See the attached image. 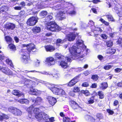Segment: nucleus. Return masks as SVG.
<instances>
[{"label":"nucleus","instance_id":"774afa93","mask_svg":"<svg viewBox=\"0 0 122 122\" xmlns=\"http://www.w3.org/2000/svg\"><path fill=\"white\" fill-rule=\"evenodd\" d=\"M49 121L51 122H53L55 121L54 118V117H51L49 119Z\"/></svg>","mask_w":122,"mask_h":122},{"label":"nucleus","instance_id":"c03bdc74","mask_svg":"<svg viewBox=\"0 0 122 122\" xmlns=\"http://www.w3.org/2000/svg\"><path fill=\"white\" fill-rule=\"evenodd\" d=\"M47 14L46 11H42L40 14V15L42 17H45Z\"/></svg>","mask_w":122,"mask_h":122},{"label":"nucleus","instance_id":"473e14b6","mask_svg":"<svg viewBox=\"0 0 122 122\" xmlns=\"http://www.w3.org/2000/svg\"><path fill=\"white\" fill-rule=\"evenodd\" d=\"M107 87V82H103L101 84V87L102 90L106 89Z\"/></svg>","mask_w":122,"mask_h":122},{"label":"nucleus","instance_id":"4d7b16f0","mask_svg":"<svg viewBox=\"0 0 122 122\" xmlns=\"http://www.w3.org/2000/svg\"><path fill=\"white\" fill-rule=\"evenodd\" d=\"M112 67V66L110 65L106 66L104 67V68L106 70H108Z\"/></svg>","mask_w":122,"mask_h":122},{"label":"nucleus","instance_id":"f257e3e1","mask_svg":"<svg viewBox=\"0 0 122 122\" xmlns=\"http://www.w3.org/2000/svg\"><path fill=\"white\" fill-rule=\"evenodd\" d=\"M76 47L75 46H73L69 48V51L71 54V57L73 59H76V58L78 57L81 53L82 49L83 51L81 52L83 54L82 57L85 56L87 54L88 49H86V46L83 44V41L81 40L77 39L76 40Z\"/></svg>","mask_w":122,"mask_h":122},{"label":"nucleus","instance_id":"f03ea898","mask_svg":"<svg viewBox=\"0 0 122 122\" xmlns=\"http://www.w3.org/2000/svg\"><path fill=\"white\" fill-rule=\"evenodd\" d=\"M47 86L55 94L60 96L64 95L65 94V93L64 91L62 89L55 87L54 84H48L47 85Z\"/></svg>","mask_w":122,"mask_h":122},{"label":"nucleus","instance_id":"6ab92c4d","mask_svg":"<svg viewBox=\"0 0 122 122\" xmlns=\"http://www.w3.org/2000/svg\"><path fill=\"white\" fill-rule=\"evenodd\" d=\"M42 100V99L40 97H37L35 100H32V102L35 104H39L41 102Z\"/></svg>","mask_w":122,"mask_h":122},{"label":"nucleus","instance_id":"ea45409f","mask_svg":"<svg viewBox=\"0 0 122 122\" xmlns=\"http://www.w3.org/2000/svg\"><path fill=\"white\" fill-rule=\"evenodd\" d=\"M81 92L83 94H85L86 96H88L90 95V93L88 90L84 91L82 90L81 91Z\"/></svg>","mask_w":122,"mask_h":122},{"label":"nucleus","instance_id":"c9c22d12","mask_svg":"<svg viewBox=\"0 0 122 122\" xmlns=\"http://www.w3.org/2000/svg\"><path fill=\"white\" fill-rule=\"evenodd\" d=\"M65 40H62L61 39H58L56 41V44L57 46H59L60 45V44L62 43H63Z\"/></svg>","mask_w":122,"mask_h":122},{"label":"nucleus","instance_id":"5701e85b","mask_svg":"<svg viewBox=\"0 0 122 122\" xmlns=\"http://www.w3.org/2000/svg\"><path fill=\"white\" fill-rule=\"evenodd\" d=\"M85 119L86 120L91 122H95V119L92 116L89 115H86L85 117Z\"/></svg>","mask_w":122,"mask_h":122},{"label":"nucleus","instance_id":"5fc2aeb1","mask_svg":"<svg viewBox=\"0 0 122 122\" xmlns=\"http://www.w3.org/2000/svg\"><path fill=\"white\" fill-rule=\"evenodd\" d=\"M96 116L99 119H102L103 118L102 114L99 113L97 114V115Z\"/></svg>","mask_w":122,"mask_h":122},{"label":"nucleus","instance_id":"e433bc0d","mask_svg":"<svg viewBox=\"0 0 122 122\" xmlns=\"http://www.w3.org/2000/svg\"><path fill=\"white\" fill-rule=\"evenodd\" d=\"M5 40L8 43L11 42L12 41V39L9 36H6L5 37Z\"/></svg>","mask_w":122,"mask_h":122},{"label":"nucleus","instance_id":"052dcab7","mask_svg":"<svg viewBox=\"0 0 122 122\" xmlns=\"http://www.w3.org/2000/svg\"><path fill=\"white\" fill-rule=\"evenodd\" d=\"M82 86L84 87H87L88 86L89 84L88 83L85 82L82 84Z\"/></svg>","mask_w":122,"mask_h":122},{"label":"nucleus","instance_id":"4be33fe9","mask_svg":"<svg viewBox=\"0 0 122 122\" xmlns=\"http://www.w3.org/2000/svg\"><path fill=\"white\" fill-rule=\"evenodd\" d=\"M25 72L26 73H28V72H38L40 74H45L47 75H52V74L51 73H48L46 71H43L42 72H39L35 70L31 71H25Z\"/></svg>","mask_w":122,"mask_h":122},{"label":"nucleus","instance_id":"a19ab883","mask_svg":"<svg viewBox=\"0 0 122 122\" xmlns=\"http://www.w3.org/2000/svg\"><path fill=\"white\" fill-rule=\"evenodd\" d=\"M106 45L108 47H111L113 45L112 42L110 41H107L106 42Z\"/></svg>","mask_w":122,"mask_h":122},{"label":"nucleus","instance_id":"b1692460","mask_svg":"<svg viewBox=\"0 0 122 122\" xmlns=\"http://www.w3.org/2000/svg\"><path fill=\"white\" fill-rule=\"evenodd\" d=\"M46 50L47 51H52L55 50V48L51 46H46L45 47Z\"/></svg>","mask_w":122,"mask_h":122},{"label":"nucleus","instance_id":"bb28decb","mask_svg":"<svg viewBox=\"0 0 122 122\" xmlns=\"http://www.w3.org/2000/svg\"><path fill=\"white\" fill-rule=\"evenodd\" d=\"M13 114L15 115H20L21 114V112L20 110L15 108Z\"/></svg>","mask_w":122,"mask_h":122},{"label":"nucleus","instance_id":"603ef678","mask_svg":"<svg viewBox=\"0 0 122 122\" xmlns=\"http://www.w3.org/2000/svg\"><path fill=\"white\" fill-rule=\"evenodd\" d=\"M107 112L109 113V114L111 115H112L114 113L113 111L110 109H107Z\"/></svg>","mask_w":122,"mask_h":122},{"label":"nucleus","instance_id":"3c124183","mask_svg":"<svg viewBox=\"0 0 122 122\" xmlns=\"http://www.w3.org/2000/svg\"><path fill=\"white\" fill-rule=\"evenodd\" d=\"M80 89L78 87L75 86L74 87L73 91L75 92H79L80 91Z\"/></svg>","mask_w":122,"mask_h":122},{"label":"nucleus","instance_id":"680f3d73","mask_svg":"<svg viewBox=\"0 0 122 122\" xmlns=\"http://www.w3.org/2000/svg\"><path fill=\"white\" fill-rule=\"evenodd\" d=\"M5 58L4 55L3 54L2 55H0V60L2 61Z\"/></svg>","mask_w":122,"mask_h":122},{"label":"nucleus","instance_id":"6e6d98bb","mask_svg":"<svg viewBox=\"0 0 122 122\" xmlns=\"http://www.w3.org/2000/svg\"><path fill=\"white\" fill-rule=\"evenodd\" d=\"M101 37L104 39H106L107 38V36L106 34H103L101 35Z\"/></svg>","mask_w":122,"mask_h":122},{"label":"nucleus","instance_id":"a878e982","mask_svg":"<svg viewBox=\"0 0 122 122\" xmlns=\"http://www.w3.org/2000/svg\"><path fill=\"white\" fill-rule=\"evenodd\" d=\"M32 30L34 33H37L40 32L41 30V29L39 27H34Z\"/></svg>","mask_w":122,"mask_h":122},{"label":"nucleus","instance_id":"ddd939ff","mask_svg":"<svg viewBox=\"0 0 122 122\" xmlns=\"http://www.w3.org/2000/svg\"><path fill=\"white\" fill-rule=\"evenodd\" d=\"M28 92L30 94L36 95H39L41 93L40 91L33 88H31Z\"/></svg>","mask_w":122,"mask_h":122},{"label":"nucleus","instance_id":"1a4fd4ad","mask_svg":"<svg viewBox=\"0 0 122 122\" xmlns=\"http://www.w3.org/2000/svg\"><path fill=\"white\" fill-rule=\"evenodd\" d=\"M47 101L49 104V107L53 106L56 102V99L51 96H48L47 98Z\"/></svg>","mask_w":122,"mask_h":122},{"label":"nucleus","instance_id":"393cba45","mask_svg":"<svg viewBox=\"0 0 122 122\" xmlns=\"http://www.w3.org/2000/svg\"><path fill=\"white\" fill-rule=\"evenodd\" d=\"M56 56L58 59H61L62 60H66V56H65L62 55L61 54L58 53H56L55 55Z\"/></svg>","mask_w":122,"mask_h":122},{"label":"nucleus","instance_id":"9b49d317","mask_svg":"<svg viewBox=\"0 0 122 122\" xmlns=\"http://www.w3.org/2000/svg\"><path fill=\"white\" fill-rule=\"evenodd\" d=\"M21 60L25 64L30 63L31 62L28 55H22Z\"/></svg>","mask_w":122,"mask_h":122},{"label":"nucleus","instance_id":"4c0bfd02","mask_svg":"<svg viewBox=\"0 0 122 122\" xmlns=\"http://www.w3.org/2000/svg\"><path fill=\"white\" fill-rule=\"evenodd\" d=\"M109 21H113L114 19L112 16L111 15H106Z\"/></svg>","mask_w":122,"mask_h":122},{"label":"nucleus","instance_id":"2eb2a0df","mask_svg":"<svg viewBox=\"0 0 122 122\" xmlns=\"http://www.w3.org/2000/svg\"><path fill=\"white\" fill-rule=\"evenodd\" d=\"M1 71L5 74L7 75H10L12 74V72L7 67H3L1 69Z\"/></svg>","mask_w":122,"mask_h":122},{"label":"nucleus","instance_id":"dca6fc26","mask_svg":"<svg viewBox=\"0 0 122 122\" xmlns=\"http://www.w3.org/2000/svg\"><path fill=\"white\" fill-rule=\"evenodd\" d=\"M30 78L32 79H34L35 80V81L34 82H30V84L32 87H34L36 85H37L38 84V82H41L40 81H37V80L36 78L31 77Z\"/></svg>","mask_w":122,"mask_h":122},{"label":"nucleus","instance_id":"cd10ccee","mask_svg":"<svg viewBox=\"0 0 122 122\" xmlns=\"http://www.w3.org/2000/svg\"><path fill=\"white\" fill-rule=\"evenodd\" d=\"M30 52H29L28 49L27 48V49H22L21 51L20 54L22 55H28V54H29Z\"/></svg>","mask_w":122,"mask_h":122},{"label":"nucleus","instance_id":"39448f33","mask_svg":"<svg viewBox=\"0 0 122 122\" xmlns=\"http://www.w3.org/2000/svg\"><path fill=\"white\" fill-rule=\"evenodd\" d=\"M66 60H62L61 62L60 65L63 68L66 69L70 65L69 62L71 61V59L70 56L68 55L66 56Z\"/></svg>","mask_w":122,"mask_h":122},{"label":"nucleus","instance_id":"e2e57ef3","mask_svg":"<svg viewBox=\"0 0 122 122\" xmlns=\"http://www.w3.org/2000/svg\"><path fill=\"white\" fill-rule=\"evenodd\" d=\"M94 101L93 99H90L88 100L87 103L89 104H92L93 103Z\"/></svg>","mask_w":122,"mask_h":122},{"label":"nucleus","instance_id":"8fccbe9b","mask_svg":"<svg viewBox=\"0 0 122 122\" xmlns=\"http://www.w3.org/2000/svg\"><path fill=\"white\" fill-rule=\"evenodd\" d=\"M98 77L97 75H93L92 76V79L96 81L98 79Z\"/></svg>","mask_w":122,"mask_h":122},{"label":"nucleus","instance_id":"69168bd1","mask_svg":"<svg viewBox=\"0 0 122 122\" xmlns=\"http://www.w3.org/2000/svg\"><path fill=\"white\" fill-rule=\"evenodd\" d=\"M29 101L27 99H24L23 102H21V103H24L28 104L29 103Z\"/></svg>","mask_w":122,"mask_h":122},{"label":"nucleus","instance_id":"864d4df0","mask_svg":"<svg viewBox=\"0 0 122 122\" xmlns=\"http://www.w3.org/2000/svg\"><path fill=\"white\" fill-rule=\"evenodd\" d=\"M118 44L120 46H122V39L119 38L118 41Z\"/></svg>","mask_w":122,"mask_h":122},{"label":"nucleus","instance_id":"0e129e2a","mask_svg":"<svg viewBox=\"0 0 122 122\" xmlns=\"http://www.w3.org/2000/svg\"><path fill=\"white\" fill-rule=\"evenodd\" d=\"M122 70V69H121L117 68L115 70V71L116 72L118 73L121 71Z\"/></svg>","mask_w":122,"mask_h":122},{"label":"nucleus","instance_id":"aec40b11","mask_svg":"<svg viewBox=\"0 0 122 122\" xmlns=\"http://www.w3.org/2000/svg\"><path fill=\"white\" fill-rule=\"evenodd\" d=\"M34 107L32 106H31L30 107H28L27 109V111L28 112L29 114V118H31V116L32 114V112Z\"/></svg>","mask_w":122,"mask_h":122},{"label":"nucleus","instance_id":"423d86ee","mask_svg":"<svg viewBox=\"0 0 122 122\" xmlns=\"http://www.w3.org/2000/svg\"><path fill=\"white\" fill-rule=\"evenodd\" d=\"M36 118L40 121L43 119L47 120L49 118L47 114L43 112L39 113L36 114L35 115Z\"/></svg>","mask_w":122,"mask_h":122},{"label":"nucleus","instance_id":"9d476101","mask_svg":"<svg viewBox=\"0 0 122 122\" xmlns=\"http://www.w3.org/2000/svg\"><path fill=\"white\" fill-rule=\"evenodd\" d=\"M22 46L23 47H26L28 49L29 52H31V51H33V50L35 49V46L33 43H29L27 44H22Z\"/></svg>","mask_w":122,"mask_h":122},{"label":"nucleus","instance_id":"72a5a7b5","mask_svg":"<svg viewBox=\"0 0 122 122\" xmlns=\"http://www.w3.org/2000/svg\"><path fill=\"white\" fill-rule=\"evenodd\" d=\"M6 62L7 64L9 65L12 68L13 67V65L12 61L9 59H7L6 60Z\"/></svg>","mask_w":122,"mask_h":122},{"label":"nucleus","instance_id":"f3484780","mask_svg":"<svg viewBox=\"0 0 122 122\" xmlns=\"http://www.w3.org/2000/svg\"><path fill=\"white\" fill-rule=\"evenodd\" d=\"M78 80L76 78H74L68 83V86L69 87L71 86L74 85L78 81Z\"/></svg>","mask_w":122,"mask_h":122},{"label":"nucleus","instance_id":"a211bd4d","mask_svg":"<svg viewBox=\"0 0 122 122\" xmlns=\"http://www.w3.org/2000/svg\"><path fill=\"white\" fill-rule=\"evenodd\" d=\"M115 12L117 13L119 16H122V8H118L117 7H115L114 8Z\"/></svg>","mask_w":122,"mask_h":122},{"label":"nucleus","instance_id":"f8f14e48","mask_svg":"<svg viewBox=\"0 0 122 122\" xmlns=\"http://www.w3.org/2000/svg\"><path fill=\"white\" fill-rule=\"evenodd\" d=\"M75 37L76 35L75 33H71L66 36V39L65 41H67V40L68 41H72L75 39Z\"/></svg>","mask_w":122,"mask_h":122},{"label":"nucleus","instance_id":"c85d7f7f","mask_svg":"<svg viewBox=\"0 0 122 122\" xmlns=\"http://www.w3.org/2000/svg\"><path fill=\"white\" fill-rule=\"evenodd\" d=\"M13 94L14 95L20 97L23 95V93H20L19 91L17 90H14L12 92Z\"/></svg>","mask_w":122,"mask_h":122},{"label":"nucleus","instance_id":"58836bf2","mask_svg":"<svg viewBox=\"0 0 122 122\" xmlns=\"http://www.w3.org/2000/svg\"><path fill=\"white\" fill-rule=\"evenodd\" d=\"M8 10V7L6 6H3L0 8V11L2 12H4L5 11L6 12Z\"/></svg>","mask_w":122,"mask_h":122},{"label":"nucleus","instance_id":"7ed1b4c3","mask_svg":"<svg viewBox=\"0 0 122 122\" xmlns=\"http://www.w3.org/2000/svg\"><path fill=\"white\" fill-rule=\"evenodd\" d=\"M88 26L92 30V31L94 33V36L95 37H97L98 35V33L99 31L101 32L102 30L99 27H96L94 25V22L92 20H89L88 23Z\"/></svg>","mask_w":122,"mask_h":122},{"label":"nucleus","instance_id":"a18cd8bd","mask_svg":"<svg viewBox=\"0 0 122 122\" xmlns=\"http://www.w3.org/2000/svg\"><path fill=\"white\" fill-rule=\"evenodd\" d=\"M63 121L64 122H70L71 120L68 117H65L63 118Z\"/></svg>","mask_w":122,"mask_h":122},{"label":"nucleus","instance_id":"412c9836","mask_svg":"<svg viewBox=\"0 0 122 122\" xmlns=\"http://www.w3.org/2000/svg\"><path fill=\"white\" fill-rule=\"evenodd\" d=\"M5 27L7 29H11L12 30L15 28V26L14 24L12 23H7L5 25Z\"/></svg>","mask_w":122,"mask_h":122},{"label":"nucleus","instance_id":"6e6552de","mask_svg":"<svg viewBox=\"0 0 122 122\" xmlns=\"http://www.w3.org/2000/svg\"><path fill=\"white\" fill-rule=\"evenodd\" d=\"M45 62L46 65L49 66L54 65L55 63L54 58L51 56L46 58Z\"/></svg>","mask_w":122,"mask_h":122},{"label":"nucleus","instance_id":"37998d69","mask_svg":"<svg viewBox=\"0 0 122 122\" xmlns=\"http://www.w3.org/2000/svg\"><path fill=\"white\" fill-rule=\"evenodd\" d=\"M39 109L37 108H33V110L32 111V114H33V113L36 114H38L39 113L38 112H39Z\"/></svg>","mask_w":122,"mask_h":122},{"label":"nucleus","instance_id":"20e7f679","mask_svg":"<svg viewBox=\"0 0 122 122\" xmlns=\"http://www.w3.org/2000/svg\"><path fill=\"white\" fill-rule=\"evenodd\" d=\"M47 29L52 31H56L60 30L59 27L54 21H51L47 23Z\"/></svg>","mask_w":122,"mask_h":122},{"label":"nucleus","instance_id":"de8ad7c7","mask_svg":"<svg viewBox=\"0 0 122 122\" xmlns=\"http://www.w3.org/2000/svg\"><path fill=\"white\" fill-rule=\"evenodd\" d=\"M15 108L12 107H10L8 108L9 111L13 113L14 111V109Z\"/></svg>","mask_w":122,"mask_h":122},{"label":"nucleus","instance_id":"0eeeda50","mask_svg":"<svg viewBox=\"0 0 122 122\" xmlns=\"http://www.w3.org/2000/svg\"><path fill=\"white\" fill-rule=\"evenodd\" d=\"M38 22V18L36 17H32L29 19L27 22V25L33 26L36 24Z\"/></svg>","mask_w":122,"mask_h":122},{"label":"nucleus","instance_id":"f704fd0d","mask_svg":"<svg viewBox=\"0 0 122 122\" xmlns=\"http://www.w3.org/2000/svg\"><path fill=\"white\" fill-rule=\"evenodd\" d=\"M66 13L67 14H68L71 15H72L75 14L76 12L74 10L71 11V9H69L68 10L66 11Z\"/></svg>","mask_w":122,"mask_h":122},{"label":"nucleus","instance_id":"2f4dec72","mask_svg":"<svg viewBox=\"0 0 122 122\" xmlns=\"http://www.w3.org/2000/svg\"><path fill=\"white\" fill-rule=\"evenodd\" d=\"M97 95L99 96V98L101 99L103 98L104 97V94L103 92L102 91H100L97 92Z\"/></svg>","mask_w":122,"mask_h":122},{"label":"nucleus","instance_id":"13d9d810","mask_svg":"<svg viewBox=\"0 0 122 122\" xmlns=\"http://www.w3.org/2000/svg\"><path fill=\"white\" fill-rule=\"evenodd\" d=\"M97 85L96 83H94L92 84V85L90 86V87L92 88H95L97 87Z\"/></svg>","mask_w":122,"mask_h":122},{"label":"nucleus","instance_id":"7c9ffc66","mask_svg":"<svg viewBox=\"0 0 122 122\" xmlns=\"http://www.w3.org/2000/svg\"><path fill=\"white\" fill-rule=\"evenodd\" d=\"M116 51V50L114 48H110L107 50V53L109 54H112L114 53Z\"/></svg>","mask_w":122,"mask_h":122},{"label":"nucleus","instance_id":"79ce46f5","mask_svg":"<svg viewBox=\"0 0 122 122\" xmlns=\"http://www.w3.org/2000/svg\"><path fill=\"white\" fill-rule=\"evenodd\" d=\"M9 47L10 49H11L13 50H16V48L14 45L13 44H11L9 45Z\"/></svg>","mask_w":122,"mask_h":122},{"label":"nucleus","instance_id":"09e8293b","mask_svg":"<svg viewBox=\"0 0 122 122\" xmlns=\"http://www.w3.org/2000/svg\"><path fill=\"white\" fill-rule=\"evenodd\" d=\"M53 18L52 15H49L46 18V21H49L50 20H51Z\"/></svg>","mask_w":122,"mask_h":122},{"label":"nucleus","instance_id":"bf43d9fd","mask_svg":"<svg viewBox=\"0 0 122 122\" xmlns=\"http://www.w3.org/2000/svg\"><path fill=\"white\" fill-rule=\"evenodd\" d=\"M53 76L55 78L57 79L59 77L60 75L58 74H55Z\"/></svg>","mask_w":122,"mask_h":122},{"label":"nucleus","instance_id":"c756f323","mask_svg":"<svg viewBox=\"0 0 122 122\" xmlns=\"http://www.w3.org/2000/svg\"><path fill=\"white\" fill-rule=\"evenodd\" d=\"M71 106L73 109H75L79 108L78 105L75 102L72 101L71 102Z\"/></svg>","mask_w":122,"mask_h":122},{"label":"nucleus","instance_id":"4468645a","mask_svg":"<svg viewBox=\"0 0 122 122\" xmlns=\"http://www.w3.org/2000/svg\"><path fill=\"white\" fill-rule=\"evenodd\" d=\"M65 13V12L62 10L58 12L57 15H56V17L58 18V19L61 20L63 19V18H65L63 16L64 15Z\"/></svg>","mask_w":122,"mask_h":122},{"label":"nucleus","instance_id":"338daca9","mask_svg":"<svg viewBox=\"0 0 122 122\" xmlns=\"http://www.w3.org/2000/svg\"><path fill=\"white\" fill-rule=\"evenodd\" d=\"M75 92L74 91L70 92L69 93V95L71 96H74L75 95V94L74 93Z\"/></svg>","mask_w":122,"mask_h":122},{"label":"nucleus","instance_id":"49530a36","mask_svg":"<svg viewBox=\"0 0 122 122\" xmlns=\"http://www.w3.org/2000/svg\"><path fill=\"white\" fill-rule=\"evenodd\" d=\"M35 65L36 66H38L40 64V61L36 59L35 61Z\"/></svg>","mask_w":122,"mask_h":122}]
</instances>
